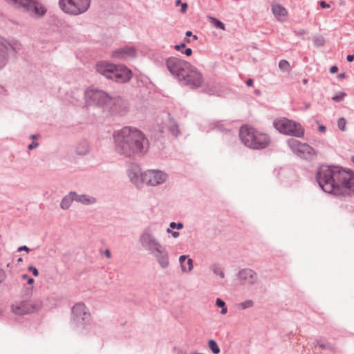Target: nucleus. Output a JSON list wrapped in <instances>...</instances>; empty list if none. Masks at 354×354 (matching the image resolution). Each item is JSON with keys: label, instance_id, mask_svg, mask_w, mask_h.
<instances>
[{"label": "nucleus", "instance_id": "nucleus-4", "mask_svg": "<svg viewBox=\"0 0 354 354\" xmlns=\"http://www.w3.org/2000/svg\"><path fill=\"white\" fill-rule=\"evenodd\" d=\"M315 178L320 188L326 193L341 195L348 191L354 190V178Z\"/></svg>", "mask_w": 354, "mask_h": 354}, {"label": "nucleus", "instance_id": "nucleus-31", "mask_svg": "<svg viewBox=\"0 0 354 354\" xmlns=\"http://www.w3.org/2000/svg\"><path fill=\"white\" fill-rule=\"evenodd\" d=\"M147 178H131V182L133 183L137 187L142 188L146 185V180Z\"/></svg>", "mask_w": 354, "mask_h": 354}, {"label": "nucleus", "instance_id": "nucleus-22", "mask_svg": "<svg viewBox=\"0 0 354 354\" xmlns=\"http://www.w3.org/2000/svg\"><path fill=\"white\" fill-rule=\"evenodd\" d=\"M181 268L183 272H189L193 268V261L192 259H187L185 255H182L179 258Z\"/></svg>", "mask_w": 354, "mask_h": 354}, {"label": "nucleus", "instance_id": "nucleus-23", "mask_svg": "<svg viewBox=\"0 0 354 354\" xmlns=\"http://www.w3.org/2000/svg\"><path fill=\"white\" fill-rule=\"evenodd\" d=\"M75 192H70L67 196H66L61 201L60 207L63 209H68L73 201H75Z\"/></svg>", "mask_w": 354, "mask_h": 354}, {"label": "nucleus", "instance_id": "nucleus-41", "mask_svg": "<svg viewBox=\"0 0 354 354\" xmlns=\"http://www.w3.org/2000/svg\"><path fill=\"white\" fill-rule=\"evenodd\" d=\"M170 227H171V228L177 227L178 229H181L183 227V224L179 223L178 225H176L174 222H171L170 223Z\"/></svg>", "mask_w": 354, "mask_h": 354}, {"label": "nucleus", "instance_id": "nucleus-10", "mask_svg": "<svg viewBox=\"0 0 354 354\" xmlns=\"http://www.w3.org/2000/svg\"><path fill=\"white\" fill-rule=\"evenodd\" d=\"M167 68L178 80L190 64L189 62L176 57H170L165 62Z\"/></svg>", "mask_w": 354, "mask_h": 354}, {"label": "nucleus", "instance_id": "nucleus-59", "mask_svg": "<svg viewBox=\"0 0 354 354\" xmlns=\"http://www.w3.org/2000/svg\"><path fill=\"white\" fill-rule=\"evenodd\" d=\"M4 91L3 88V87H1V86H0V93H1V92H2V91Z\"/></svg>", "mask_w": 354, "mask_h": 354}, {"label": "nucleus", "instance_id": "nucleus-35", "mask_svg": "<svg viewBox=\"0 0 354 354\" xmlns=\"http://www.w3.org/2000/svg\"><path fill=\"white\" fill-rule=\"evenodd\" d=\"M346 95V94L344 92H340L336 95L332 97L333 100L336 102H339L344 99V97Z\"/></svg>", "mask_w": 354, "mask_h": 354}, {"label": "nucleus", "instance_id": "nucleus-15", "mask_svg": "<svg viewBox=\"0 0 354 354\" xmlns=\"http://www.w3.org/2000/svg\"><path fill=\"white\" fill-rule=\"evenodd\" d=\"M42 302L40 301H24L18 305H13L12 310L15 314L24 315L37 311L42 308Z\"/></svg>", "mask_w": 354, "mask_h": 354}, {"label": "nucleus", "instance_id": "nucleus-48", "mask_svg": "<svg viewBox=\"0 0 354 354\" xmlns=\"http://www.w3.org/2000/svg\"><path fill=\"white\" fill-rule=\"evenodd\" d=\"M337 71H338V68L336 66H333L330 68V72L331 73H335L337 72Z\"/></svg>", "mask_w": 354, "mask_h": 354}, {"label": "nucleus", "instance_id": "nucleus-49", "mask_svg": "<svg viewBox=\"0 0 354 354\" xmlns=\"http://www.w3.org/2000/svg\"><path fill=\"white\" fill-rule=\"evenodd\" d=\"M246 85L248 86H253V84H254V82H253V80L252 79H248L247 81H246Z\"/></svg>", "mask_w": 354, "mask_h": 354}, {"label": "nucleus", "instance_id": "nucleus-44", "mask_svg": "<svg viewBox=\"0 0 354 354\" xmlns=\"http://www.w3.org/2000/svg\"><path fill=\"white\" fill-rule=\"evenodd\" d=\"M320 6L322 8H330V6L329 4H328L326 1H322L320 2Z\"/></svg>", "mask_w": 354, "mask_h": 354}, {"label": "nucleus", "instance_id": "nucleus-7", "mask_svg": "<svg viewBox=\"0 0 354 354\" xmlns=\"http://www.w3.org/2000/svg\"><path fill=\"white\" fill-rule=\"evenodd\" d=\"M178 81L184 86L196 88L202 86L203 77L200 71L190 64L183 73V77H180Z\"/></svg>", "mask_w": 354, "mask_h": 354}, {"label": "nucleus", "instance_id": "nucleus-52", "mask_svg": "<svg viewBox=\"0 0 354 354\" xmlns=\"http://www.w3.org/2000/svg\"><path fill=\"white\" fill-rule=\"evenodd\" d=\"M216 303L219 308H221V299L218 298L216 301Z\"/></svg>", "mask_w": 354, "mask_h": 354}, {"label": "nucleus", "instance_id": "nucleus-8", "mask_svg": "<svg viewBox=\"0 0 354 354\" xmlns=\"http://www.w3.org/2000/svg\"><path fill=\"white\" fill-rule=\"evenodd\" d=\"M16 7H21L31 16L40 17L46 12L45 7L36 0H6Z\"/></svg>", "mask_w": 354, "mask_h": 354}, {"label": "nucleus", "instance_id": "nucleus-32", "mask_svg": "<svg viewBox=\"0 0 354 354\" xmlns=\"http://www.w3.org/2000/svg\"><path fill=\"white\" fill-rule=\"evenodd\" d=\"M163 183V178H147L146 185L155 186Z\"/></svg>", "mask_w": 354, "mask_h": 354}, {"label": "nucleus", "instance_id": "nucleus-14", "mask_svg": "<svg viewBox=\"0 0 354 354\" xmlns=\"http://www.w3.org/2000/svg\"><path fill=\"white\" fill-rule=\"evenodd\" d=\"M129 177H165L167 176L164 171L159 169H149L142 171L140 166L137 164H131L127 169Z\"/></svg>", "mask_w": 354, "mask_h": 354}, {"label": "nucleus", "instance_id": "nucleus-50", "mask_svg": "<svg viewBox=\"0 0 354 354\" xmlns=\"http://www.w3.org/2000/svg\"><path fill=\"white\" fill-rule=\"evenodd\" d=\"M346 59L348 62H351L354 60V55H348L346 57Z\"/></svg>", "mask_w": 354, "mask_h": 354}, {"label": "nucleus", "instance_id": "nucleus-53", "mask_svg": "<svg viewBox=\"0 0 354 354\" xmlns=\"http://www.w3.org/2000/svg\"><path fill=\"white\" fill-rule=\"evenodd\" d=\"M319 130L321 132H324L326 131V127L324 126H319Z\"/></svg>", "mask_w": 354, "mask_h": 354}, {"label": "nucleus", "instance_id": "nucleus-5", "mask_svg": "<svg viewBox=\"0 0 354 354\" xmlns=\"http://www.w3.org/2000/svg\"><path fill=\"white\" fill-rule=\"evenodd\" d=\"M274 127L281 133L301 138L304 134V129L301 125L286 118L277 119L274 122Z\"/></svg>", "mask_w": 354, "mask_h": 354}, {"label": "nucleus", "instance_id": "nucleus-42", "mask_svg": "<svg viewBox=\"0 0 354 354\" xmlns=\"http://www.w3.org/2000/svg\"><path fill=\"white\" fill-rule=\"evenodd\" d=\"M181 53L187 56H190L192 54V50L190 48H187L184 51L182 50Z\"/></svg>", "mask_w": 354, "mask_h": 354}, {"label": "nucleus", "instance_id": "nucleus-61", "mask_svg": "<svg viewBox=\"0 0 354 354\" xmlns=\"http://www.w3.org/2000/svg\"><path fill=\"white\" fill-rule=\"evenodd\" d=\"M352 162L354 163V156L352 158Z\"/></svg>", "mask_w": 354, "mask_h": 354}, {"label": "nucleus", "instance_id": "nucleus-39", "mask_svg": "<svg viewBox=\"0 0 354 354\" xmlns=\"http://www.w3.org/2000/svg\"><path fill=\"white\" fill-rule=\"evenodd\" d=\"M28 270L31 271L33 275L35 277H37L39 275V271L35 267L30 266L28 268Z\"/></svg>", "mask_w": 354, "mask_h": 354}, {"label": "nucleus", "instance_id": "nucleus-54", "mask_svg": "<svg viewBox=\"0 0 354 354\" xmlns=\"http://www.w3.org/2000/svg\"><path fill=\"white\" fill-rule=\"evenodd\" d=\"M105 254H106V256L108 258H110V257H111V253H110L109 250H106L105 251Z\"/></svg>", "mask_w": 354, "mask_h": 354}, {"label": "nucleus", "instance_id": "nucleus-37", "mask_svg": "<svg viewBox=\"0 0 354 354\" xmlns=\"http://www.w3.org/2000/svg\"><path fill=\"white\" fill-rule=\"evenodd\" d=\"M7 277L6 272L3 269H0V283L6 280Z\"/></svg>", "mask_w": 354, "mask_h": 354}, {"label": "nucleus", "instance_id": "nucleus-45", "mask_svg": "<svg viewBox=\"0 0 354 354\" xmlns=\"http://www.w3.org/2000/svg\"><path fill=\"white\" fill-rule=\"evenodd\" d=\"M37 146H38V143H37V142H32L31 144H30V145H28V149H29L30 150H32V149H33L36 148Z\"/></svg>", "mask_w": 354, "mask_h": 354}, {"label": "nucleus", "instance_id": "nucleus-34", "mask_svg": "<svg viewBox=\"0 0 354 354\" xmlns=\"http://www.w3.org/2000/svg\"><path fill=\"white\" fill-rule=\"evenodd\" d=\"M254 302L252 300H246L243 302L239 304V306L241 307L242 309H246L250 308L253 306Z\"/></svg>", "mask_w": 354, "mask_h": 354}, {"label": "nucleus", "instance_id": "nucleus-63", "mask_svg": "<svg viewBox=\"0 0 354 354\" xmlns=\"http://www.w3.org/2000/svg\"><path fill=\"white\" fill-rule=\"evenodd\" d=\"M167 232H171L170 229H168V230H167Z\"/></svg>", "mask_w": 354, "mask_h": 354}, {"label": "nucleus", "instance_id": "nucleus-12", "mask_svg": "<svg viewBox=\"0 0 354 354\" xmlns=\"http://www.w3.org/2000/svg\"><path fill=\"white\" fill-rule=\"evenodd\" d=\"M21 48L20 43L15 42L11 44L4 38L0 37V68L6 65L10 54L12 53L15 55Z\"/></svg>", "mask_w": 354, "mask_h": 354}, {"label": "nucleus", "instance_id": "nucleus-55", "mask_svg": "<svg viewBox=\"0 0 354 354\" xmlns=\"http://www.w3.org/2000/svg\"><path fill=\"white\" fill-rule=\"evenodd\" d=\"M344 77H345V73H339V74L338 75V77H339V79H342V78H344Z\"/></svg>", "mask_w": 354, "mask_h": 354}, {"label": "nucleus", "instance_id": "nucleus-60", "mask_svg": "<svg viewBox=\"0 0 354 354\" xmlns=\"http://www.w3.org/2000/svg\"><path fill=\"white\" fill-rule=\"evenodd\" d=\"M273 175H280V173L279 171L273 173Z\"/></svg>", "mask_w": 354, "mask_h": 354}, {"label": "nucleus", "instance_id": "nucleus-43", "mask_svg": "<svg viewBox=\"0 0 354 354\" xmlns=\"http://www.w3.org/2000/svg\"><path fill=\"white\" fill-rule=\"evenodd\" d=\"M185 47V44H179V45H175L174 46V48L176 50H181L182 48H184Z\"/></svg>", "mask_w": 354, "mask_h": 354}, {"label": "nucleus", "instance_id": "nucleus-56", "mask_svg": "<svg viewBox=\"0 0 354 354\" xmlns=\"http://www.w3.org/2000/svg\"><path fill=\"white\" fill-rule=\"evenodd\" d=\"M178 232H172V235L174 237H177L178 236Z\"/></svg>", "mask_w": 354, "mask_h": 354}, {"label": "nucleus", "instance_id": "nucleus-51", "mask_svg": "<svg viewBox=\"0 0 354 354\" xmlns=\"http://www.w3.org/2000/svg\"><path fill=\"white\" fill-rule=\"evenodd\" d=\"M227 311L225 302L223 301V315L225 314Z\"/></svg>", "mask_w": 354, "mask_h": 354}, {"label": "nucleus", "instance_id": "nucleus-28", "mask_svg": "<svg viewBox=\"0 0 354 354\" xmlns=\"http://www.w3.org/2000/svg\"><path fill=\"white\" fill-rule=\"evenodd\" d=\"M77 153L80 155L85 154L88 150V144L86 142H84L80 144L77 147Z\"/></svg>", "mask_w": 354, "mask_h": 354}, {"label": "nucleus", "instance_id": "nucleus-33", "mask_svg": "<svg viewBox=\"0 0 354 354\" xmlns=\"http://www.w3.org/2000/svg\"><path fill=\"white\" fill-rule=\"evenodd\" d=\"M346 122L344 118H340L337 121V126L339 129L342 131L346 130Z\"/></svg>", "mask_w": 354, "mask_h": 354}, {"label": "nucleus", "instance_id": "nucleus-6", "mask_svg": "<svg viewBox=\"0 0 354 354\" xmlns=\"http://www.w3.org/2000/svg\"><path fill=\"white\" fill-rule=\"evenodd\" d=\"M91 0H59V6L65 13L71 15H79L88 10Z\"/></svg>", "mask_w": 354, "mask_h": 354}, {"label": "nucleus", "instance_id": "nucleus-20", "mask_svg": "<svg viewBox=\"0 0 354 354\" xmlns=\"http://www.w3.org/2000/svg\"><path fill=\"white\" fill-rule=\"evenodd\" d=\"M271 10L277 21L283 22L286 20L288 12L287 9L281 4L273 3L271 6Z\"/></svg>", "mask_w": 354, "mask_h": 354}, {"label": "nucleus", "instance_id": "nucleus-38", "mask_svg": "<svg viewBox=\"0 0 354 354\" xmlns=\"http://www.w3.org/2000/svg\"><path fill=\"white\" fill-rule=\"evenodd\" d=\"M22 278L24 279H26L28 284L31 285L34 283V279L32 278L28 277L26 274L22 275Z\"/></svg>", "mask_w": 354, "mask_h": 354}, {"label": "nucleus", "instance_id": "nucleus-57", "mask_svg": "<svg viewBox=\"0 0 354 354\" xmlns=\"http://www.w3.org/2000/svg\"><path fill=\"white\" fill-rule=\"evenodd\" d=\"M181 3H181V1H180V0H177V1H176V6H178L179 4H181Z\"/></svg>", "mask_w": 354, "mask_h": 354}, {"label": "nucleus", "instance_id": "nucleus-1", "mask_svg": "<svg viewBox=\"0 0 354 354\" xmlns=\"http://www.w3.org/2000/svg\"><path fill=\"white\" fill-rule=\"evenodd\" d=\"M116 151L124 156L144 153L147 149V140L138 129L126 126L113 134Z\"/></svg>", "mask_w": 354, "mask_h": 354}, {"label": "nucleus", "instance_id": "nucleus-13", "mask_svg": "<svg viewBox=\"0 0 354 354\" xmlns=\"http://www.w3.org/2000/svg\"><path fill=\"white\" fill-rule=\"evenodd\" d=\"M354 177L353 173L350 169H344L337 166H329L323 165L317 171V177Z\"/></svg>", "mask_w": 354, "mask_h": 354}, {"label": "nucleus", "instance_id": "nucleus-18", "mask_svg": "<svg viewBox=\"0 0 354 354\" xmlns=\"http://www.w3.org/2000/svg\"><path fill=\"white\" fill-rule=\"evenodd\" d=\"M140 240L142 245L147 250L156 251V252H162V246L150 234H143Z\"/></svg>", "mask_w": 354, "mask_h": 354}, {"label": "nucleus", "instance_id": "nucleus-46", "mask_svg": "<svg viewBox=\"0 0 354 354\" xmlns=\"http://www.w3.org/2000/svg\"><path fill=\"white\" fill-rule=\"evenodd\" d=\"M187 8V4L186 3H181V12H185Z\"/></svg>", "mask_w": 354, "mask_h": 354}, {"label": "nucleus", "instance_id": "nucleus-11", "mask_svg": "<svg viewBox=\"0 0 354 354\" xmlns=\"http://www.w3.org/2000/svg\"><path fill=\"white\" fill-rule=\"evenodd\" d=\"M288 145L294 153L302 158L311 159L315 156L314 149L306 143H301L297 140L290 138L288 141Z\"/></svg>", "mask_w": 354, "mask_h": 354}, {"label": "nucleus", "instance_id": "nucleus-30", "mask_svg": "<svg viewBox=\"0 0 354 354\" xmlns=\"http://www.w3.org/2000/svg\"><path fill=\"white\" fill-rule=\"evenodd\" d=\"M207 20L209 21V23L213 26L214 27L216 28H221V21H219L218 19L213 17H211V16H207Z\"/></svg>", "mask_w": 354, "mask_h": 354}, {"label": "nucleus", "instance_id": "nucleus-26", "mask_svg": "<svg viewBox=\"0 0 354 354\" xmlns=\"http://www.w3.org/2000/svg\"><path fill=\"white\" fill-rule=\"evenodd\" d=\"M279 68L281 71L283 72H290L291 69L290 63L285 59H281L279 61Z\"/></svg>", "mask_w": 354, "mask_h": 354}, {"label": "nucleus", "instance_id": "nucleus-2", "mask_svg": "<svg viewBox=\"0 0 354 354\" xmlns=\"http://www.w3.org/2000/svg\"><path fill=\"white\" fill-rule=\"evenodd\" d=\"M239 137L241 142L248 147L253 149H262L267 147L270 142V136L249 125L240 128Z\"/></svg>", "mask_w": 354, "mask_h": 354}, {"label": "nucleus", "instance_id": "nucleus-3", "mask_svg": "<svg viewBox=\"0 0 354 354\" xmlns=\"http://www.w3.org/2000/svg\"><path fill=\"white\" fill-rule=\"evenodd\" d=\"M96 71L106 78L120 83L127 82L131 77V71L127 66L106 62L97 64Z\"/></svg>", "mask_w": 354, "mask_h": 354}, {"label": "nucleus", "instance_id": "nucleus-29", "mask_svg": "<svg viewBox=\"0 0 354 354\" xmlns=\"http://www.w3.org/2000/svg\"><path fill=\"white\" fill-rule=\"evenodd\" d=\"M208 347L214 354H218L220 352V348L217 343L213 339H211L208 342Z\"/></svg>", "mask_w": 354, "mask_h": 354}, {"label": "nucleus", "instance_id": "nucleus-58", "mask_svg": "<svg viewBox=\"0 0 354 354\" xmlns=\"http://www.w3.org/2000/svg\"><path fill=\"white\" fill-rule=\"evenodd\" d=\"M186 35H187V36H190V35H192V32H191V31H187V32H186Z\"/></svg>", "mask_w": 354, "mask_h": 354}, {"label": "nucleus", "instance_id": "nucleus-21", "mask_svg": "<svg viewBox=\"0 0 354 354\" xmlns=\"http://www.w3.org/2000/svg\"><path fill=\"white\" fill-rule=\"evenodd\" d=\"M72 313L75 320H84L89 316L86 306L82 303L76 304L72 308Z\"/></svg>", "mask_w": 354, "mask_h": 354}, {"label": "nucleus", "instance_id": "nucleus-62", "mask_svg": "<svg viewBox=\"0 0 354 354\" xmlns=\"http://www.w3.org/2000/svg\"><path fill=\"white\" fill-rule=\"evenodd\" d=\"M22 261V259L21 258L18 259V261Z\"/></svg>", "mask_w": 354, "mask_h": 354}, {"label": "nucleus", "instance_id": "nucleus-9", "mask_svg": "<svg viewBox=\"0 0 354 354\" xmlns=\"http://www.w3.org/2000/svg\"><path fill=\"white\" fill-rule=\"evenodd\" d=\"M85 102L88 106H103L112 101V98L104 91L95 88H88L84 93Z\"/></svg>", "mask_w": 354, "mask_h": 354}, {"label": "nucleus", "instance_id": "nucleus-24", "mask_svg": "<svg viewBox=\"0 0 354 354\" xmlns=\"http://www.w3.org/2000/svg\"><path fill=\"white\" fill-rule=\"evenodd\" d=\"M75 201L85 205L94 204L97 201L96 198L93 196L88 195H77V194Z\"/></svg>", "mask_w": 354, "mask_h": 354}, {"label": "nucleus", "instance_id": "nucleus-27", "mask_svg": "<svg viewBox=\"0 0 354 354\" xmlns=\"http://www.w3.org/2000/svg\"><path fill=\"white\" fill-rule=\"evenodd\" d=\"M316 346H319V348L322 349H326L330 351H333L335 350V348L333 344L330 343H322L319 340L316 341Z\"/></svg>", "mask_w": 354, "mask_h": 354}, {"label": "nucleus", "instance_id": "nucleus-25", "mask_svg": "<svg viewBox=\"0 0 354 354\" xmlns=\"http://www.w3.org/2000/svg\"><path fill=\"white\" fill-rule=\"evenodd\" d=\"M158 258V263L162 268H166L169 264L168 255L162 247V252H157L156 254Z\"/></svg>", "mask_w": 354, "mask_h": 354}, {"label": "nucleus", "instance_id": "nucleus-17", "mask_svg": "<svg viewBox=\"0 0 354 354\" xmlns=\"http://www.w3.org/2000/svg\"><path fill=\"white\" fill-rule=\"evenodd\" d=\"M237 279L243 285L252 286L257 281V274L252 269L243 268L238 272Z\"/></svg>", "mask_w": 354, "mask_h": 354}, {"label": "nucleus", "instance_id": "nucleus-40", "mask_svg": "<svg viewBox=\"0 0 354 354\" xmlns=\"http://www.w3.org/2000/svg\"><path fill=\"white\" fill-rule=\"evenodd\" d=\"M212 270H213L214 274H220V266H219V264L213 266Z\"/></svg>", "mask_w": 354, "mask_h": 354}, {"label": "nucleus", "instance_id": "nucleus-36", "mask_svg": "<svg viewBox=\"0 0 354 354\" xmlns=\"http://www.w3.org/2000/svg\"><path fill=\"white\" fill-rule=\"evenodd\" d=\"M170 131L174 136H178L179 134V129L176 124L173 125L170 128Z\"/></svg>", "mask_w": 354, "mask_h": 354}, {"label": "nucleus", "instance_id": "nucleus-47", "mask_svg": "<svg viewBox=\"0 0 354 354\" xmlns=\"http://www.w3.org/2000/svg\"><path fill=\"white\" fill-rule=\"evenodd\" d=\"M18 251H19V252H21V251H26V252H29V248H28L27 246L24 245V246H21V247H19V248H18Z\"/></svg>", "mask_w": 354, "mask_h": 354}, {"label": "nucleus", "instance_id": "nucleus-19", "mask_svg": "<svg viewBox=\"0 0 354 354\" xmlns=\"http://www.w3.org/2000/svg\"><path fill=\"white\" fill-rule=\"evenodd\" d=\"M111 102L112 104L110 110L113 115H124L127 113V104L120 97L112 99Z\"/></svg>", "mask_w": 354, "mask_h": 354}, {"label": "nucleus", "instance_id": "nucleus-16", "mask_svg": "<svg viewBox=\"0 0 354 354\" xmlns=\"http://www.w3.org/2000/svg\"><path fill=\"white\" fill-rule=\"evenodd\" d=\"M136 55L137 51L134 47L125 46L113 50L111 54V57L115 60H125L129 58H133Z\"/></svg>", "mask_w": 354, "mask_h": 354}]
</instances>
